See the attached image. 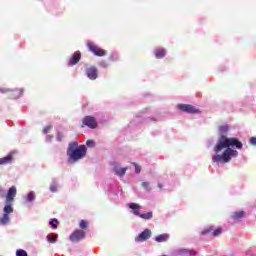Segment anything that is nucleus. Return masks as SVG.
<instances>
[{
  "mask_svg": "<svg viewBox=\"0 0 256 256\" xmlns=\"http://www.w3.org/2000/svg\"><path fill=\"white\" fill-rule=\"evenodd\" d=\"M227 131H229V126L222 125L219 127V133L221 136L214 147L215 155L212 157V161H214V163H229L232 157H237L239 152L231 149V147L243 149V143H241L239 139L227 138V136H224Z\"/></svg>",
  "mask_w": 256,
  "mask_h": 256,
  "instance_id": "obj_1",
  "label": "nucleus"
},
{
  "mask_svg": "<svg viewBox=\"0 0 256 256\" xmlns=\"http://www.w3.org/2000/svg\"><path fill=\"white\" fill-rule=\"evenodd\" d=\"M67 153L72 161H79V159H83L87 155V148L85 146L77 147V142H72L69 145Z\"/></svg>",
  "mask_w": 256,
  "mask_h": 256,
  "instance_id": "obj_2",
  "label": "nucleus"
},
{
  "mask_svg": "<svg viewBox=\"0 0 256 256\" xmlns=\"http://www.w3.org/2000/svg\"><path fill=\"white\" fill-rule=\"evenodd\" d=\"M87 47L89 51L94 53L97 57H105L107 55V51L99 48V46L95 45L93 42H88Z\"/></svg>",
  "mask_w": 256,
  "mask_h": 256,
  "instance_id": "obj_3",
  "label": "nucleus"
},
{
  "mask_svg": "<svg viewBox=\"0 0 256 256\" xmlns=\"http://www.w3.org/2000/svg\"><path fill=\"white\" fill-rule=\"evenodd\" d=\"M177 109H179L180 111H183L184 113H201V111H199V109L195 108V106L189 105V104H179L177 106Z\"/></svg>",
  "mask_w": 256,
  "mask_h": 256,
  "instance_id": "obj_4",
  "label": "nucleus"
},
{
  "mask_svg": "<svg viewBox=\"0 0 256 256\" xmlns=\"http://www.w3.org/2000/svg\"><path fill=\"white\" fill-rule=\"evenodd\" d=\"M151 237V230L145 229L143 232H141L136 238V243H143V241H147Z\"/></svg>",
  "mask_w": 256,
  "mask_h": 256,
  "instance_id": "obj_5",
  "label": "nucleus"
},
{
  "mask_svg": "<svg viewBox=\"0 0 256 256\" xmlns=\"http://www.w3.org/2000/svg\"><path fill=\"white\" fill-rule=\"evenodd\" d=\"M16 195H17V188L15 186L10 187L6 194V203L8 204L13 203Z\"/></svg>",
  "mask_w": 256,
  "mask_h": 256,
  "instance_id": "obj_6",
  "label": "nucleus"
},
{
  "mask_svg": "<svg viewBox=\"0 0 256 256\" xmlns=\"http://www.w3.org/2000/svg\"><path fill=\"white\" fill-rule=\"evenodd\" d=\"M81 239H85V231L83 230H75L70 235V241H81Z\"/></svg>",
  "mask_w": 256,
  "mask_h": 256,
  "instance_id": "obj_7",
  "label": "nucleus"
},
{
  "mask_svg": "<svg viewBox=\"0 0 256 256\" xmlns=\"http://www.w3.org/2000/svg\"><path fill=\"white\" fill-rule=\"evenodd\" d=\"M83 123L87 126L90 127V129H95L97 127V121H95V118L91 116H86L83 120Z\"/></svg>",
  "mask_w": 256,
  "mask_h": 256,
  "instance_id": "obj_8",
  "label": "nucleus"
},
{
  "mask_svg": "<svg viewBox=\"0 0 256 256\" xmlns=\"http://www.w3.org/2000/svg\"><path fill=\"white\" fill-rule=\"evenodd\" d=\"M86 75H87L88 79H91V80L97 79V68L92 66V67L86 69Z\"/></svg>",
  "mask_w": 256,
  "mask_h": 256,
  "instance_id": "obj_9",
  "label": "nucleus"
},
{
  "mask_svg": "<svg viewBox=\"0 0 256 256\" xmlns=\"http://www.w3.org/2000/svg\"><path fill=\"white\" fill-rule=\"evenodd\" d=\"M81 61V52L76 51L70 58L69 65H77Z\"/></svg>",
  "mask_w": 256,
  "mask_h": 256,
  "instance_id": "obj_10",
  "label": "nucleus"
},
{
  "mask_svg": "<svg viewBox=\"0 0 256 256\" xmlns=\"http://www.w3.org/2000/svg\"><path fill=\"white\" fill-rule=\"evenodd\" d=\"M13 162V153L8 154L7 156L0 158V165H9Z\"/></svg>",
  "mask_w": 256,
  "mask_h": 256,
  "instance_id": "obj_11",
  "label": "nucleus"
},
{
  "mask_svg": "<svg viewBox=\"0 0 256 256\" xmlns=\"http://www.w3.org/2000/svg\"><path fill=\"white\" fill-rule=\"evenodd\" d=\"M128 206H129L130 209L133 210V213H134L135 215H137L138 217L141 216V212H139L140 209H141V206H140L139 204L130 203V204H128Z\"/></svg>",
  "mask_w": 256,
  "mask_h": 256,
  "instance_id": "obj_12",
  "label": "nucleus"
},
{
  "mask_svg": "<svg viewBox=\"0 0 256 256\" xmlns=\"http://www.w3.org/2000/svg\"><path fill=\"white\" fill-rule=\"evenodd\" d=\"M168 240H169V234H160L155 237V241H157V243H165V241H168Z\"/></svg>",
  "mask_w": 256,
  "mask_h": 256,
  "instance_id": "obj_13",
  "label": "nucleus"
},
{
  "mask_svg": "<svg viewBox=\"0 0 256 256\" xmlns=\"http://www.w3.org/2000/svg\"><path fill=\"white\" fill-rule=\"evenodd\" d=\"M155 56L157 57V59H163V57H165V49L157 48L155 50Z\"/></svg>",
  "mask_w": 256,
  "mask_h": 256,
  "instance_id": "obj_14",
  "label": "nucleus"
},
{
  "mask_svg": "<svg viewBox=\"0 0 256 256\" xmlns=\"http://www.w3.org/2000/svg\"><path fill=\"white\" fill-rule=\"evenodd\" d=\"M58 235L55 233H50L47 235V241L48 243H55L57 241Z\"/></svg>",
  "mask_w": 256,
  "mask_h": 256,
  "instance_id": "obj_15",
  "label": "nucleus"
},
{
  "mask_svg": "<svg viewBox=\"0 0 256 256\" xmlns=\"http://www.w3.org/2000/svg\"><path fill=\"white\" fill-rule=\"evenodd\" d=\"M114 171H115L116 175H125L127 168L115 167Z\"/></svg>",
  "mask_w": 256,
  "mask_h": 256,
  "instance_id": "obj_16",
  "label": "nucleus"
},
{
  "mask_svg": "<svg viewBox=\"0 0 256 256\" xmlns=\"http://www.w3.org/2000/svg\"><path fill=\"white\" fill-rule=\"evenodd\" d=\"M1 225H7L9 223V214H4L2 218H0Z\"/></svg>",
  "mask_w": 256,
  "mask_h": 256,
  "instance_id": "obj_17",
  "label": "nucleus"
},
{
  "mask_svg": "<svg viewBox=\"0 0 256 256\" xmlns=\"http://www.w3.org/2000/svg\"><path fill=\"white\" fill-rule=\"evenodd\" d=\"M139 217L141 219H152L153 218V212H147L145 214H140Z\"/></svg>",
  "mask_w": 256,
  "mask_h": 256,
  "instance_id": "obj_18",
  "label": "nucleus"
},
{
  "mask_svg": "<svg viewBox=\"0 0 256 256\" xmlns=\"http://www.w3.org/2000/svg\"><path fill=\"white\" fill-rule=\"evenodd\" d=\"M4 215H9V213H13V207H11V205H6L5 207H4Z\"/></svg>",
  "mask_w": 256,
  "mask_h": 256,
  "instance_id": "obj_19",
  "label": "nucleus"
},
{
  "mask_svg": "<svg viewBox=\"0 0 256 256\" xmlns=\"http://www.w3.org/2000/svg\"><path fill=\"white\" fill-rule=\"evenodd\" d=\"M35 200V193L34 192H29L27 195V201L31 202Z\"/></svg>",
  "mask_w": 256,
  "mask_h": 256,
  "instance_id": "obj_20",
  "label": "nucleus"
},
{
  "mask_svg": "<svg viewBox=\"0 0 256 256\" xmlns=\"http://www.w3.org/2000/svg\"><path fill=\"white\" fill-rule=\"evenodd\" d=\"M50 225L54 228L57 229V225H59V221L57 219H51L50 220Z\"/></svg>",
  "mask_w": 256,
  "mask_h": 256,
  "instance_id": "obj_21",
  "label": "nucleus"
},
{
  "mask_svg": "<svg viewBox=\"0 0 256 256\" xmlns=\"http://www.w3.org/2000/svg\"><path fill=\"white\" fill-rule=\"evenodd\" d=\"M16 256H27V251L19 249L16 251Z\"/></svg>",
  "mask_w": 256,
  "mask_h": 256,
  "instance_id": "obj_22",
  "label": "nucleus"
},
{
  "mask_svg": "<svg viewBox=\"0 0 256 256\" xmlns=\"http://www.w3.org/2000/svg\"><path fill=\"white\" fill-rule=\"evenodd\" d=\"M245 215V212L240 211V212H236L234 214V219H241V217H243Z\"/></svg>",
  "mask_w": 256,
  "mask_h": 256,
  "instance_id": "obj_23",
  "label": "nucleus"
},
{
  "mask_svg": "<svg viewBox=\"0 0 256 256\" xmlns=\"http://www.w3.org/2000/svg\"><path fill=\"white\" fill-rule=\"evenodd\" d=\"M88 222L86 220H81L79 227L80 229H87Z\"/></svg>",
  "mask_w": 256,
  "mask_h": 256,
  "instance_id": "obj_24",
  "label": "nucleus"
},
{
  "mask_svg": "<svg viewBox=\"0 0 256 256\" xmlns=\"http://www.w3.org/2000/svg\"><path fill=\"white\" fill-rule=\"evenodd\" d=\"M142 187H144V189H146V191H151V187H149V182H143Z\"/></svg>",
  "mask_w": 256,
  "mask_h": 256,
  "instance_id": "obj_25",
  "label": "nucleus"
},
{
  "mask_svg": "<svg viewBox=\"0 0 256 256\" xmlns=\"http://www.w3.org/2000/svg\"><path fill=\"white\" fill-rule=\"evenodd\" d=\"M87 147H95V142L93 140H88L86 142Z\"/></svg>",
  "mask_w": 256,
  "mask_h": 256,
  "instance_id": "obj_26",
  "label": "nucleus"
},
{
  "mask_svg": "<svg viewBox=\"0 0 256 256\" xmlns=\"http://www.w3.org/2000/svg\"><path fill=\"white\" fill-rule=\"evenodd\" d=\"M222 229L218 228L213 232L214 237H217V235H221Z\"/></svg>",
  "mask_w": 256,
  "mask_h": 256,
  "instance_id": "obj_27",
  "label": "nucleus"
},
{
  "mask_svg": "<svg viewBox=\"0 0 256 256\" xmlns=\"http://www.w3.org/2000/svg\"><path fill=\"white\" fill-rule=\"evenodd\" d=\"M52 127L51 126H46L43 130V133L47 134L49 131H51Z\"/></svg>",
  "mask_w": 256,
  "mask_h": 256,
  "instance_id": "obj_28",
  "label": "nucleus"
},
{
  "mask_svg": "<svg viewBox=\"0 0 256 256\" xmlns=\"http://www.w3.org/2000/svg\"><path fill=\"white\" fill-rule=\"evenodd\" d=\"M134 165H135V172L141 173V167H139L137 164H134Z\"/></svg>",
  "mask_w": 256,
  "mask_h": 256,
  "instance_id": "obj_29",
  "label": "nucleus"
},
{
  "mask_svg": "<svg viewBox=\"0 0 256 256\" xmlns=\"http://www.w3.org/2000/svg\"><path fill=\"white\" fill-rule=\"evenodd\" d=\"M57 140H58V141H62V140H63V134L58 133V134H57Z\"/></svg>",
  "mask_w": 256,
  "mask_h": 256,
  "instance_id": "obj_30",
  "label": "nucleus"
},
{
  "mask_svg": "<svg viewBox=\"0 0 256 256\" xmlns=\"http://www.w3.org/2000/svg\"><path fill=\"white\" fill-rule=\"evenodd\" d=\"M250 143L251 145H256V138L255 137L250 138Z\"/></svg>",
  "mask_w": 256,
  "mask_h": 256,
  "instance_id": "obj_31",
  "label": "nucleus"
},
{
  "mask_svg": "<svg viewBox=\"0 0 256 256\" xmlns=\"http://www.w3.org/2000/svg\"><path fill=\"white\" fill-rule=\"evenodd\" d=\"M50 190H51L53 193H55V191H57V187H56V186H51V187H50Z\"/></svg>",
  "mask_w": 256,
  "mask_h": 256,
  "instance_id": "obj_32",
  "label": "nucleus"
},
{
  "mask_svg": "<svg viewBox=\"0 0 256 256\" xmlns=\"http://www.w3.org/2000/svg\"><path fill=\"white\" fill-rule=\"evenodd\" d=\"M189 253H190L191 256H195L196 255L195 251H190Z\"/></svg>",
  "mask_w": 256,
  "mask_h": 256,
  "instance_id": "obj_33",
  "label": "nucleus"
},
{
  "mask_svg": "<svg viewBox=\"0 0 256 256\" xmlns=\"http://www.w3.org/2000/svg\"><path fill=\"white\" fill-rule=\"evenodd\" d=\"M158 187H159L160 189H163V186H162L161 184H159Z\"/></svg>",
  "mask_w": 256,
  "mask_h": 256,
  "instance_id": "obj_34",
  "label": "nucleus"
}]
</instances>
